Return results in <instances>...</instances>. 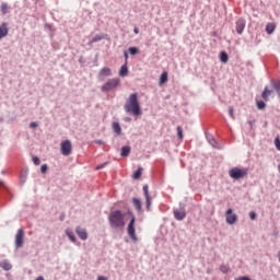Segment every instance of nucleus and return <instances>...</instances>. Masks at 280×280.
<instances>
[{"label": "nucleus", "instance_id": "f257e3e1", "mask_svg": "<svg viewBox=\"0 0 280 280\" xmlns=\"http://www.w3.org/2000/svg\"><path fill=\"white\" fill-rule=\"evenodd\" d=\"M125 112L132 114L133 117L141 115V104H139V95L137 93L130 94L129 98L126 101Z\"/></svg>", "mask_w": 280, "mask_h": 280}, {"label": "nucleus", "instance_id": "f03ea898", "mask_svg": "<svg viewBox=\"0 0 280 280\" xmlns=\"http://www.w3.org/2000/svg\"><path fill=\"white\" fill-rule=\"evenodd\" d=\"M126 214L121 210H114L108 215L110 229H124L126 226Z\"/></svg>", "mask_w": 280, "mask_h": 280}, {"label": "nucleus", "instance_id": "7ed1b4c3", "mask_svg": "<svg viewBox=\"0 0 280 280\" xmlns=\"http://www.w3.org/2000/svg\"><path fill=\"white\" fill-rule=\"evenodd\" d=\"M121 84V80L119 78L108 79L102 86V93H109V91H115L117 86Z\"/></svg>", "mask_w": 280, "mask_h": 280}, {"label": "nucleus", "instance_id": "20e7f679", "mask_svg": "<svg viewBox=\"0 0 280 280\" xmlns=\"http://www.w3.org/2000/svg\"><path fill=\"white\" fill-rule=\"evenodd\" d=\"M229 174L230 178H233L234 180H240L241 178H246V176H248V168H240L235 166L230 170Z\"/></svg>", "mask_w": 280, "mask_h": 280}, {"label": "nucleus", "instance_id": "39448f33", "mask_svg": "<svg viewBox=\"0 0 280 280\" xmlns=\"http://www.w3.org/2000/svg\"><path fill=\"white\" fill-rule=\"evenodd\" d=\"M129 213L131 215V219H130L128 228H127V233H128L130 240H132V242H137V233L135 232L136 218L133 217L132 212H129Z\"/></svg>", "mask_w": 280, "mask_h": 280}, {"label": "nucleus", "instance_id": "423d86ee", "mask_svg": "<svg viewBox=\"0 0 280 280\" xmlns=\"http://www.w3.org/2000/svg\"><path fill=\"white\" fill-rule=\"evenodd\" d=\"M71 150H73L71 140H65L61 142L60 153L62 154V156H69V154H71Z\"/></svg>", "mask_w": 280, "mask_h": 280}, {"label": "nucleus", "instance_id": "0eeeda50", "mask_svg": "<svg viewBox=\"0 0 280 280\" xmlns=\"http://www.w3.org/2000/svg\"><path fill=\"white\" fill-rule=\"evenodd\" d=\"M173 215L177 222H183L187 218V211L185 210V207L182 208H175L173 210Z\"/></svg>", "mask_w": 280, "mask_h": 280}, {"label": "nucleus", "instance_id": "6e6552de", "mask_svg": "<svg viewBox=\"0 0 280 280\" xmlns=\"http://www.w3.org/2000/svg\"><path fill=\"white\" fill-rule=\"evenodd\" d=\"M25 237V231L23 229H19L15 234V248L19 250V248H23V240Z\"/></svg>", "mask_w": 280, "mask_h": 280}, {"label": "nucleus", "instance_id": "1a4fd4ad", "mask_svg": "<svg viewBox=\"0 0 280 280\" xmlns=\"http://www.w3.org/2000/svg\"><path fill=\"white\" fill-rule=\"evenodd\" d=\"M206 139L208 143L214 148L215 150H222V147L218 143V140L213 137V135L209 133L208 131H205Z\"/></svg>", "mask_w": 280, "mask_h": 280}, {"label": "nucleus", "instance_id": "9d476101", "mask_svg": "<svg viewBox=\"0 0 280 280\" xmlns=\"http://www.w3.org/2000/svg\"><path fill=\"white\" fill-rule=\"evenodd\" d=\"M226 224H235L237 222V215L233 212V209H228L225 211Z\"/></svg>", "mask_w": 280, "mask_h": 280}, {"label": "nucleus", "instance_id": "9b49d317", "mask_svg": "<svg viewBox=\"0 0 280 280\" xmlns=\"http://www.w3.org/2000/svg\"><path fill=\"white\" fill-rule=\"evenodd\" d=\"M142 189L145 198L147 211H150V207H152V197H150V190H149L148 184H145Z\"/></svg>", "mask_w": 280, "mask_h": 280}, {"label": "nucleus", "instance_id": "f8f14e48", "mask_svg": "<svg viewBox=\"0 0 280 280\" xmlns=\"http://www.w3.org/2000/svg\"><path fill=\"white\" fill-rule=\"evenodd\" d=\"M75 233L80 237V240H82V242H86V240H89V233L86 232V229L82 226H77Z\"/></svg>", "mask_w": 280, "mask_h": 280}, {"label": "nucleus", "instance_id": "ddd939ff", "mask_svg": "<svg viewBox=\"0 0 280 280\" xmlns=\"http://www.w3.org/2000/svg\"><path fill=\"white\" fill-rule=\"evenodd\" d=\"M246 28V21L244 19H238L236 21V34H244V30Z\"/></svg>", "mask_w": 280, "mask_h": 280}, {"label": "nucleus", "instance_id": "4468645a", "mask_svg": "<svg viewBox=\"0 0 280 280\" xmlns=\"http://www.w3.org/2000/svg\"><path fill=\"white\" fill-rule=\"evenodd\" d=\"M110 75H113V71L110 70V68L105 67L100 70L98 80H103V78H110Z\"/></svg>", "mask_w": 280, "mask_h": 280}, {"label": "nucleus", "instance_id": "2eb2a0df", "mask_svg": "<svg viewBox=\"0 0 280 280\" xmlns=\"http://www.w3.org/2000/svg\"><path fill=\"white\" fill-rule=\"evenodd\" d=\"M10 32V28L8 27V23H2L0 25V40L1 38H5L8 36V33Z\"/></svg>", "mask_w": 280, "mask_h": 280}, {"label": "nucleus", "instance_id": "dca6fc26", "mask_svg": "<svg viewBox=\"0 0 280 280\" xmlns=\"http://www.w3.org/2000/svg\"><path fill=\"white\" fill-rule=\"evenodd\" d=\"M132 205H133L136 211H138V213L143 212V208H142V205H141V199L132 198Z\"/></svg>", "mask_w": 280, "mask_h": 280}, {"label": "nucleus", "instance_id": "f3484780", "mask_svg": "<svg viewBox=\"0 0 280 280\" xmlns=\"http://www.w3.org/2000/svg\"><path fill=\"white\" fill-rule=\"evenodd\" d=\"M275 30H277V24L275 23H267L266 24V28L265 31L267 32V34L270 36L272 34H275Z\"/></svg>", "mask_w": 280, "mask_h": 280}, {"label": "nucleus", "instance_id": "a211bd4d", "mask_svg": "<svg viewBox=\"0 0 280 280\" xmlns=\"http://www.w3.org/2000/svg\"><path fill=\"white\" fill-rule=\"evenodd\" d=\"M104 38H106L105 34H97L88 43V45H93L94 43H100V40H104Z\"/></svg>", "mask_w": 280, "mask_h": 280}, {"label": "nucleus", "instance_id": "6ab92c4d", "mask_svg": "<svg viewBox=\"0 0 280 280\" xmlns=\"http://www.w3.org/2000/svg\"><path fill=\"white\" fill-rule=\"evenodd\" d=\"M130 145H124L120 149V156H122L124 159H126L127 156H130Z\"/></svg>", "mask_w": 280, "mask_h": 280}, {"label": "nucleus", "instance_id": "aec40b11", "mask_svg": "<svg viewBox=\"0 0 280 280\" xmlns=\"http://www.w3.org/2000/svg\"><path fill=\"white\" fill-rule=\"evenodd\" d=\"M0 268H2V270H5L8 272L12 269V264H10V260L4 259L0 262Z\"/></svg>", "mask_w": 280, "mask_h": 280}, {"label": "nucleus", "instance_id": "412c9836", "mask_svg": "<svg viewBox=\"0 0 280 280\" xmlns=\"http://www.w3.org/2000/svg\"><path fill=\"white\" fill-rule=\"evenodd\" d=\"M0 12L2 16H5L10 12V5L7 2H2L0 5Z\"/></svg>", "mask_w": 280, "mask_h": 280}, {"label": "nucleus", "instance_id": "4be33fe9", "mask_svg": "<svg viewBox=\"0 0 280 280\" xmlns=\"http://www.w3.org/2000/svg\"><path fill=\"white\" fill-rule=\"evenodd\" d=\"M272 95V90H269L268 86H266L261 93V97L265 102H268V97Z\"/></svg>", "mask_w": 280, "mask_h": 280}, {"label": "nucleus", "instance_id": "5701e85b", "mask_svg": "<svg viewBox=\"0 0 280 280\" xmlns=\"http://www.w3.org/2000/svg\"><path fill=\"white\" fill-rule=\"evenodd\" d=\"M66 235L70 240V242L75 244V242H77L75 234H73V231L71 229L66 230Z\"/></svg>", "mask_w": 280, "mask_h": 280}, {"label": "nucleus", "instance_id": "b1692460", "mask_svg": "<svg viewBox=\"0 0 280 280\" xmlns=\"http://www.w3.org/2000/svg\"><path fill=\"white\" fill-rule=\"evenodd\" d=\"M119 75L120 78H126V75H128V63H125L120 67Z\"/></svg>", "mask_w": 280, "mask_h": 280}, {"label": "nucleus", "instance_id": "393cba45", "mask_svg": "<svg viewBox=\"0 0 280 280\" xmlns=\"http://www.w3.org/2000/svg\"><path fill=\"white\" fill-rule=\"evenodd\" d=\"M143 172V168L142 167H138V170H136L132 174V178L133 180H137L139 178H141V174Z\"/></svg>", "mask_w": 280, "mask_h": 280}, {"label": "nucleus", "instance_id": "a878e982", "mask_svg": "<svg viewBox=\"0 0 280 280\" xmlns=\"http://www.w3.org/2000/svg\"><path fill=\"white\" fill-rule=\"evenodd\" d=\"M219 270L223 273V275H229V272H231V267H229V265H221Z\"/></svg>", "mask_w": 280, "mask_h": 280}, {"label": "nucleus", "instance_id": "bb28decb", "mask_svg": "<svg viewBox=\"0 0 280 280\" xmlns=\"http://www.w3.org/2000/svg\"><path fill=\"white\" fill-rule=\"evenodd\" d=\"M113 130L117 135H121V126L119 125V122H113Z\"/></svg>", "mask_w": 280, "mask_h": 280}, {"label": "nucleus", "instance_id": "cd10ccee", "mask_svg": "<svg viewBox=\"0 0 280 280\" xmlns=\"http://www.w3.org/2000/svg\"><path fill=\"white\" fill-rule=\"evenodd\" d=\"M220 60L224 63L229 62V55L224 51L220 52Z\"/></svg>", "mask_w": 280, "mask_h": 280}, {"label": "nucleus", "instance_id": "c85d7f7f", "mask_svg": "<svg viewBox=\"0 0 280 280\" xmlns=\"http://www.w3.org/2000/svg\"><path fill=\"white\" fill-rule=\"evenodd\" d=\"M272 88L275 89V91L278 93V95H280V82L279 81H272Z\"/></svg>", "mask_w": 280, "mask_h": 280}, {"label": "nucleus", "instance_id": "c756f323", "mask_svg": "<svg viewBox=\"0 0 280 280\" xmlns=\"http://www.w3.org/2000/svg\"><path fill=\"white\" fill-rule=\"evenodd\" d=\"M165 82H167V72H163L161 75H160V84H165Z\"/></svg>", "mask_w": 280, "mask_h": 280}, {"label": "nucleus", "instance_id": "7c9ffc66", "mask_svg": "<svg viewBox=\"0 0 280 280\" xmlns=\"http://www.w3.org/2000/svg\"><path fill=\"white\" fill-rule=\"evenodd\" d=\"M256 106L258 110H264V108H266V103L264 101H257Z\"/></svg>", "mask_w": 280, "mask_h": 280}, {"label": "nucleus", "instance_id": "2f4dec72", "mask_svg": "<svg viewBox=\"0 0 280 280\" xmlns=\"http://www.w3.org/2000/svg\"><path fill=\"white\" fill-rule=\"evenodd\" d=\"M129 54H130V56H137V54H139V48L129 47Z\"/></svg>", "mask_w": 280, "mask_h": 280}, {"label": "nucleus", "instance_id": "473e14b6", "mask_svg": "<svg viewBox=\"0 0 280 280\" xmlns=\"http://www.w3.org/2000/svg\"><path fill=\"white\" fill-rule=\"evenodd\" d=\"M177 137L180 141H183V127L177 126Z\"/></svg>", "mask_w": 280, "mask_h": 280}, {"label": "nucleus", "instance_id": "72a5a7b5", "mask_svg": "<svg viewBox=\"0 0 280 280\" xmlns=\"http://www.w3.org/2000/svg\"><path fill=\"white\" fill-rule=\"evenodd\" d=\"M0 187H2L3 189H5L7 194H9V196H12V191H10V188H8V186L5 185V183L0 180Z\"/></svg>", "mask_w": 280, "mask_h": 280}, {"label": "nucleus", "instance_id": "f704fd0d", "mask_svg": "<svg viewBox=\"0 0 280 280\" xmlns=\"http://www.w3.org/2000/svg\"><path fill=\"white\" fill-rule=\"evenodd\" d=\"M47 170H49V166L47 164H43L40 167L42 174H47Z\"/></svg>", "mask_w": 280, "mask_h": 280}, {"label": "nucleus", "instance_id": "c9c22d12", "mask_svg": "<svg viewBox=\"0 0 280 280\" xmlns=\"http://www.w3.org/2000/svg\"><path fill=\"white\" fill-rule=\"evenodd\" d=\"M34 165H40V159L38 156H33Z\"/></svg>", "mask_w": 280, "mask_h": 280}, {"label": "nucleus", "instance_id": "e433bc0d", "mask_svg": "<svg viewBox=\"0 0 280 280\" xmlns=\"http://www.w3.org/2000/svg\"><path fill=\"white\" fill-rule=\"evenodd\" d=\"M229 115H230V117H232V119H235L233 107H229Z\"/></svg>", "mask_w": 280, "mask_h": 280}, {"label": "nucleus", "instance_id": "4c0bfd02", "mask_svg": "<svg viewBox=\"0 0 280 280\" xmlns=\"http://www.w3.org/2000/svg\"><path fill=\"white\" fill-rule=\"evenodd\" d=\"M249 218L250 220H256L257 219V213L255 211L249 212Z\"/></svg>", "mask_w": 280, "mask_h": 280}, {"label": "nucleus", "instance_id": "58836bf2", "mask_svg": "<svg viewBox=\"0 0 280 280\" xmlns=\"http://www.w3.org/2000/svg\"><path fill=\"white\" fill-rule=\"evenodd\" d=\"M30 128H32V129H34V128H38V122H36V121H32V122H30Z\"/></svg>", "mask_w": 280, "mask_h": 280}, {"label": "nucleus", "instance_id": "ea45409f", "mask_svg": "<svg viewBox=\"0 0 280 280\" xmlns=\"http://www.w3.org/2000/svg\"><path fill=\"white\" fill-rule=\"evenodd\" d=\"M106 165H108V162L97 165L96 170H104V167H106Z\"/></svg>", "mask_w": 280, "mask_h": 280}, {"label": "nucleus", "instance_id": "a19ab883", "mask_svg": "<svg viewBox=\"0 0 280 280\" xmlns=\"http://www.w3.org/2000/svg\"><path fill=\"white\" fill-rule=\"evenodd\" d=\"M275 143H276L277 150H280V140H279V138H277V139L275 140Z\"/></svg>", "mask_w": 280, "mask_h": 280}, {"label": "nucleus", "instance_id": "79ce46f5", "mask_svg": "<svg viewBox=\"0 0 280 280\" xmlns=\"http://www.w3.org/2000/svg\"><path fill=\"white\" fill-rule=\"evenodd\" d=\"M235 280H250V278L243 276V277L235 278Z\"/></svg>", "mask_w": 280, "mask_h": 280}, {"label": "nucleus", "instance_id": "37998d69", "mask_svg": "<svg viewBox=\"0 0 280 280\" xmlns=\"http://www.w3.org/2000/svg\"><path fill=\"white\" fill-rule=\"evenodd\" d=\"M94 143H97V145H104V141L103 140H95Z\"/></svg>", "mask_w": 280, "mask_h": 280}, {"label": "nucleus", "instance_id": "c03bdc74", "mask_svg": "<svg viewBox=\"0 0 280 280\" xmlns=\"http://www.w3.org/2000/svg\"><path fill=\"white\" fill-rule=\"evenodd\" d=\"M21 178H26V179H27V171L22 172V174H21Z\"/></svg>", "mask_w": 280, "mask_h": 280}, {"label": "nucleus", "instance_id": "a18cd8bd", "mask_svg": "<svg viewBox=\"0 0 280 280\" xmlns=\"http://www.w3.org/2000/svg\"><path fill=\"white\" fill-rule=\"evenodd\" d=\"M124 56H125V60H126V62H125V63H127V65H128V52H127V51H125V52H124Z\"/></svg>", "mask_w": 280, "mask_h": 280}, {"label": "nucleus", "instance_id": "49530a36", "mask_svg": "<svg viewBox=\"0 0 280 280\" xmlns=\"http://www.w3.org/2000/svg\"><path fill=\"white\" fill-rule=\"evenodd\" d=\"M97 280H108V278H107V277H104V276H98V277H97Z\"/></svg>", "mask_w": 280, "mask_h": 280}, {"label": "nucleus", "instance_id": "de8ad7c7", "mask_svg": "<svg viewBox=\"0 0 280 280\" xmlns=\"http://www.w3.org/2000/svg\"><path fill=\"white\" fill-rule=\"evenodd\" d=\"M124 121L130 122V121H132V118H130V117H125Z\"/></svg>", "mask_w": 280, "mask_h": 280}, {"label": "nucleus", "instance_id": "09e8293b", "mask_svg": "<svg viewBox=\"0 0 280 280\" xmlns=\"http://www.w3.org/2000/svg\"><path fill=\"white\" fill-rule=\"evenodd\" d=\"M133 34H139V28L138 27L133 28Z\"/></svg>", "mask_w": 280, "mask_h": 280}, {"label": "nucleus", "instance_id": "8fccbe9b", "mask_svg": "<svg viewBox=\"0 0 280 280\" xmlns=\"http://www.w3.org/2000/svg\"><path fill=\"white\" fill-rule=\"evenodd\" d=\"M26 178L21 177V185H25Z\"/></svg>", "mask_w": 280, "mask_h": 280}, {"label": "nucleus", "instance_id": "3c124183", "mask_svg": "<svg viewBox=\"0 0 280 280\" xmlns=\"http://www.w3.org/2000/svg\"><path fill=\"white\" fill-rule=\"evenodd\" d=\"M35 280H45L43 276H38Z\"/></svg>", "mask_w": 280, "mask_h": 280}, {"label": "nucleus", "instance_id": "603ef678", "mask_svg": "<svg viewBox=\"0 0 280 280\" xmlns=\"http://www.w3.org/2000/svg\"><path fill=\"white\" fill-rule=\"evenodd\" d=\"M79 62H84V57H80Z\"/></svg>", "mask_w": 280, "mask_h": 280}, {"label": "nucleus", "instance_id": "864d4df0", "mask_svg": "<svg viewBox=\"0 0 280 280\" xmlns=\"http://www.w3.org/2000/svg\"><path fill=\"white\" fill-rule=\"evenodd\" d=\"M248 124H249L250 126H253V121H252V120H249Z\"/></svg>", "mask_w": 280, "mask_h": 280}, {"label": "nucleus", "instance_id": "5fc2aeb1", "mask_svg": "<svg viewBox=\"0 0 280 280\" xmlns=\"http://www.w3.org/2000/svg\"><path fill=\"white\" fill-rule=\"evenodd\" d=\"M1 173H2V174H5V171H2Z\"/></svg>", "mask_w": 280, "mask_h": 280}]
</instances>
